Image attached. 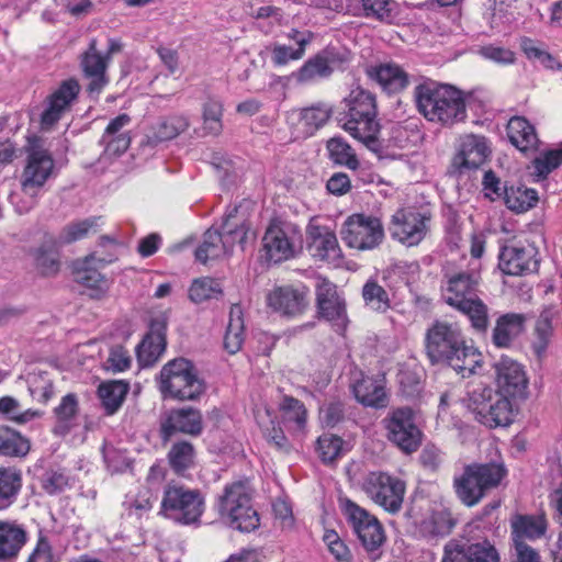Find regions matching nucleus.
<instances>
[{
	"label": "nucleus",
	"mask_w": 562,
	"mask_h": 562,
	"mask_svg": "<svg viewBox=\"0 0 562 562\" xmlns=\"http://www.w3.org/2000/svg\"><path fill=\"white\" fill-rule=\"evenodd\" d=\"M425 349L431 363L447 364L462 378L474 374L483 363L482 353L457 322L435 321L426 331Z\"/></svg>",
	"instance_id": "1"
},
{
	"label": "nucleus",
	"mask_w": 562,
	"mask_h": 562,
	"mask_svg": "<svg viewBox=\"0 0 562 562\" xmlns=\"http://www.w3.org/2000/svg\"><path fill=\"white\" fill-rule=\"evenodd\" d=\"M479 277L469 271L445 273L441 285L445 302L464 314L474 330L486 331L490 317L487 305L479 297Z\"/></svg>",
	"instance_id": "2"
},
{
	"label": "nucleus",
	"mask_w": 562,
	"mask_h": 562,
	"mask_svg": "<svg viewBox=\"0 0 562 562\" xmlns=\"http://www.w3.org/2000/svg\"><path fill=\"white\" fill-rule=\"evenodd\" d=\"M418 112L429 122L453 125L467 117L463 93L450 86L426 81L414 90Z\"/></svg>",
	"instance_id": "3"
},
{
	"label": "nucleus",
	"mask_w": 562,
	"mask_h": 562,
	"mask_svg": "<svg viewBox=\"0 0 562 562\" xmlns=\"http://www.w3.org/2000/svg\"><path fill=\"white\" fill-rule=\"evenodd\" d=\"M220 515L229 525L249 532L259 526V517L251 505V491L247 481H236L227 484L218 498Z\"/></svg>",
	"instance_id": "4"
},
{
	"label": "nucleus",
	"mask_w": 562,
	"mask_h": 562,
	"mask_svg": "<svg viewBox=\"0 0 562 562\" xmlns=\"http://www.w3.org/2000/svg\"><path fill=\"white\" fill-rule=\"evenodd\" d=\"M468 406L475 419L486 427H505L513 423L510 401L490 386L480 385L471 391Z\"/></svg>",
	"instance_id": "5"
},
{
	"label": "nucleus",
	"mask_w": 562,
	"mask_h": 562,
	"mask_svg": "<svg viewBox=\"0 0 562 562\" xmlns=\"http://www.w3.org/2000/svg\"><path fill=\"white\" fill-rule=\"evenodd\" d=\"M160 391L172 398L194 400L204 391L194 366L184 358L173 359L160 371Z\"/></svg>",
	"instance_id": "6"
},
{
	"label": "nucleus",
	"mask_w": 562,
	"mask_h": 562,
	"mask_svg": "<svg viewBox=\"0 0 562 562\" xmlns=\"http://www.w3.org/2000/svg\"><path fill=\"white\" fill-rule=\"evenodd\" d=\"M504 475L505 471L498 464L469 465L463 474L454 480L457 495L464 505L474 506L487 490L499 484Z\"/></svg>",
	"instance_id": "7"
},
{
	"label": "nucleus",
	"mask_w": 562,
	"mask_h": 562,
	"mask_svg": "<svg viewBox=\"0 0 562 562\" xmlns=\"http://www.w3.org/2000/svg\"><path fill=\"white\" fill-rule=\"evenodd\" d=\"M301 237V231L296 224L280 218L271 220L262 237L266 259L279 263L293 258Z\"/></svg>",
	"instance_id": "8"
},
{
	"label": "nucleus",
	"mask_w": 562,
	"mask_h": 562,
	"mask_svg": "<svg viewBox=\"0 0 562 562\" xmlns=\"http://www.w3.org/2000/svg\"><path fill=\"white\" fill-rule=\"evenodd\" d=\"M340 236L347 247L359 250H372L384 239V228L380 218L364 214H352L342 224Z\"/></svg>",
	"instance_id": "9"
},
{
	"label": "nucleus",
	"mask_w": 562,
	"mask_h": 562,
	"mask_svg": "<svg viewBox=\"0 0 562 562\" xmlns=\"http://www.w3.org/2000/svg\"><path fill=\"white\" fill-rule=\"evenodd\" d=\"M204 509L199 491L180 485H168L161 501V513L178 522L189 525L198 521Z\"/></svg>",
	"instance_id": "10"
},
{
	"label": "nucleus",
	"mask_w": 562,
	"mask_h": 562,
	"mask_svg": "<svg viewBox=\"0 0 562 562\" xmlns=\"http://www.w3.org/2000/svg\"><path fill=\"white\" fill-rule=\"evenodd\" d=\"M386 438L405 453L416 451L422 443V431L414 411L408 406L392 408L382 420Z\"/></svg>",
	"instance_id": "11"
},
{
	"label": "nucleus",
	"mask_w": 562,
	"mask_h": 562,
	"mask_svg": "<svg viewBox=\"0 0 562 562\" xmlns=\"http://www.w3.org/2000/svg\"><path fill=\"white\" fill-rule=\"evenodd\" d=\"M362 490L373 503L390 514H396L402 508L406 486L398 477L374 471L364 477Z\"/></svg>",
	"instance_id": "12"
},
{
	"label": "nucleus",
	"mask_w": 562,
	"mask_h": 562,
	"mask_svg": "<svg viewBox=\"0 0 562 562\" xmlns=\"http://www.w3.org/2000/svg\"><path fill=\"white\" fill-rule=\"evenodd\" d=\"M339 506L364 549H379L385 540V535L378 518L349 498H340Z\"/></svg>",
	"instance_id": "13"
},
{
	"label": "nucleus",
	"mask_w": 562,
	"mask_h": 562,
	"mask_svg": "<svg viewBox=\"0 0 562 562\" xmlns=\"http://www.w3.org/2000/svg\"><path fill=\"white\" fill-rule=\"evenodd\" d=\"M430 217L413 207L397 210L391 217L390 234L398 243L417 246L427 235Z\"/></svg>",
	"instance_id": "14"
},
{
	"label": "nucleus",
	"mask_w": 562,
	"mask_h": 562,
	"mask_svg": "<svg viewBox=\"0 0 562 562\" xmlns=\"http://www.w3.org/2000/svg\"><path fill=\"white\" fill-rule=\"evenodd\" d=\"M317 314L329 322L337 331L346 329L348 316L345 299L337 291L336 284L325 278H317L315 286Z\"/></svg>",
	"instance_id": "15"
},
{
	"label": "nucleus",
	"mask_w": 562,
	"mask_h": 562,
	"mask_svg": "<svg viewBox=\"0 0 562 562\" xmlns=\"http://www.w3.org/2000/svg\"><path fill=\"white\" fill-rule=\"evenodd\" d=\"M55 175V161L52 154L43 148L33 147L26 158V165L22 172V191L35 198L46 181Z\"/></svg>",
	"instance_id": "16"
},
{
	"label": "nucleus",
	"mask_w": 562,
	"mask_h": 562,
	"mask_svg": "<svg viewBox=\"0 0 562 562\" xmlns=\"http://www.w3.org/2000/svg\"><path fill=\"white\" fill-rule=\"evenodd\" d=\"M337 121L340 127L350 136L363 143L371 149H378L380 123L378 112H338Z\"/></svg>",
	"instance_id": "17"
},
{
	"label": "nucleus",
	"mask_w": 562,
	"mask_h": 562,
	"mask_svg": "<svg viewBox=\"0 0 562 562\" xmlns=\"http://www.w3.org/2000/svg\"><path fill=\"white\" fill-rule=\"evenodd\" d=\"M80 85L74 78L66 79L46 98V108L41 116L43 128L53 127L77 100Z\"/></svg>",
	"instance_id": "18"
},
{
	"label": "nucleus",
	"mask_w": 562,
	"mask_h": 562,
	"mask_svg": "<svg viewBox=\"0 0 562 562\" xmlns=\"http://www.w3.org/2000/svg\"><path fill=\"white\" fill-rule=\"evenodd\" d=\"M498 393L507 397H525L528 379L524 367L510 359L502 358L495 366Z\"/></svg>",
	"instance_id": "19"
},
{
	"label": "nucleus",
	"mask_w": 562,
	"mask_h": 562,
	"mask_svg": "<svg viewBox=\"0 0 562 562\" xmlns=\"http://www.w3.org/2000/svg\"><path fill=\"white\" fill-rule=\"evenodd\" d=\"M306 234L308 250L313 257L334 265L340 262L342 251L336 234L329 227L311 223Z\"/></svg>",
	"instance_id": "20"
},
{
	"label": "nucleus",
	"mask_w": 562,
	"mask_h": 562,
	"mask_svg": "<svg viewBox=\"0 0 562 562\" xmlns=\"http://www.w3.org/2000/svg\"><path fill=\"white\" fill-rule=\"evenodd\" d=\"M490 155L487 140L482 135L465 134L460 136L458 151L452 165L459 171L463 169H476L485 162Z\"/></svg>",
	"instance_id": "21"
},
{
	"label": "nucleus",
	"mask_w": 562,
	"mask_h": 562,
	"mask_svg": "<svg viewBox=\"0 0 562 562\" xmlns=\"http://www.w3.org/2000/svg\"><path fill=\"white\" fill-rule=\"evenodd\" d=\"M308 290L292 285L273 289L267 297L268 305L285 316L301 315L308 306Z\"/></svg>",
	"instance_id": "22"
},
{
	"label": "nucleus",
	"mask_w": 562,
	"mask_h": 562,
	"mask_svg": "<svg viewBox=\"0 0 562 562\" xmlns=\"http://www.w3.org/2000/svg\"><path fill=\"white\" fill-rule=\"evenodd\" d=\"M108 61L109 59L105 56H102L98 53L97 40L92 38L81 59L83 74L90 80L87 88L89 93L99 94L101 90L108 85Z\"/></svg>",
	"instance_id": "23"
},
{
	"label": "nucleus",
	"mask_w": 562,
	"mask_h": 562,
	"mask_svg": "<svg viewBox=\"0 0 562 562\" xmlns=\"http://www.w3.org/2000/svg\"><path fill=\"white\" fill-rule=\"evenodd\" d=\"M499 269L508 276H522L537 268L535 250L522 246H504L498 256Z\"/></svg>",
	"instance_id": "24"
},
{
	"label": "nucleus",
	"mask_w": 562,
	"mask_h": 562,
	"mask_svg": "<svg viewBox=\"0 0 562 562\" xmlns=\"http://www.w3.org/2000/svg\"><path fill=\"white\" fill-rule=\"evenodd\" d=\"M160 430L165 440L169 439L175 432L200 435L202 431L201 413L193 408L173 409L161 423Z\"/></svg>",
	"instance_id": "25"
},
{
	"label": "nucleus",
	"mask_w": 562,
	"mask_h": 562,
	"mask_svg": "<svg viewBox=\"0 0 562 562\" xmlns=\"http://www.w3.org/2000/svg\"><path fill=\"white\" fill-rule=\"evenodd\" d=\"M166 345V324L165 322L154 321L149 333L136 349L139 364L142 367L153 366L164 353Z\"/></svg>",
	"instance_id": "26"
},
{
	"label": "nucleus",
	"mask_w": 562,
	"mask_h": 562,
	"mask_svg": "<svg viewBox=\"0 0 562 562\" xmlns=\"http://www.w3.org/2000/svg\"><path fill=\"white\" fill-rule=\"evenodd\" d=\"M27 542V531L15 520L0 519V562L15 559Z\"/></svg>",
	"instance_id": "27"
},
{
	"label": "nucleus",
	"mask_w": 562,
	"mask_h": 562,
	"mask_svg": "<svg viewBox=\"0 0 562 562\" xmlns=\"http://www.w3.org/2000/svg\"><path fill=\"white\" fill-rule=\"evenodd\" d=\"M356 400L364 406L383 408L387 406L389 398L385 383L381 378L362 376L352 384Z\"/></svg>",
	"instance_id": "28"
},
{
	"label": "nucleus",
	"mask_w": 562,
	"mask_h": 562,
	"mask_svg": "<svg viewBox=\"0 0 562 562\" xmlns=\"http://www.w3.org/2000/svg\"><path fill=\"white\" fill-rule=\"evenodd\" d=\"M190 126L189 119L183 114H172L158 121L146 135L144 144L155 147L158 144L171 140L186 132Z\"/></svg>",
	"instance_id": "29"
},
{
	"label": "nucleus",
	"mask_w": 562,
	"mask_h": 562,
	"mask_svg": "<svg viewBox=\"0 0 562 562\" xmlns=\"http://www.w3.org/2000/svg\"><path fill=\"white\" fill-rule=\"evenodd\" d=\"M555 313L547 308L541 312L535 323L531 337V350L537 360L542 361L548 353L549 346L552 342L554 335L553 321Z\"/></svg>",
	"instance_id": "30"
},
{
	"label": "nucleus",
	"mask_w": 562,
	"mask_h": 562,
	"mask_svg": "<svg viewBox=\"0 0 562 562\" xmlns=\"http://www.w3.org/2000/svg\"><path fill=\"white\" fill-rule=\"evenodd\" d=\"M526 317L522 314L507 313L497 318L492 340L498 348H509L524 331Z\"/></svg>",
	"instance_id": "31"
},
{
	"label": "nucleus",
	"mask_w": 562,
	"mask_h": 562,
	"mask_svg": "<svg viewBox=\"0 0 562 562\" xmlns=\"http://www.w3.org/2000/svg\"><path fill=\"white\" fill-rule=\"evenodd\" d=\"M331 114L333 108L326 102H317L292 113V115L296 116L297 127L306 136L313 135L323 127Z\"/></svg>",
	"instance_id": "32"
},
{
	"label": "nucleus",
	"mask_w": 562,
	"mask_h": 562,
	"mask_svg": "<svg viewBox=\"0 0 562 562\" xmlns=\"http://www.w3.org/2000/svg\"><path fill=\"white\" fill-rule=\"evenodd\" d=\"M454 526L456 520L451 513L441 505L430 507L427 515L419 522L420 531L428 538L446 537Z\"/></svg>",
	"instance_id": "33"
},
{
	"label": "nucleus",
	"mask_w": 562,
	"mask_h": 562,
	"mask_svg": "<svg viewBox=\"0 0 562 562\" xmlns=\"http://www.w3.org/2000/svg\"><path fill=\"white\" fill-rule=\"evenodd\" d=\"M23 486L22 470L13 465H0V510L13 505Z\"/></svg>",
	"instance_id": "34"
},
{
	"label": "nucleus",
	"mask_w": 562,
	"mask_h": 562,
	"mask_svg": "<svg viewBox=\"0 0 562 562\" xmlns=\"http://www.w3.org/2000/svg\"><path fill=\"white\" fill-rule=\"evenodd\" d=\"M513 542H526L541 538L547 530V521L542 516L518 515L512 519Z\"/></svg>",
	"instance_id": "35"
},
{
	"label": "nucleus",
	"mask_w": 562,
	"mask_h": 562,
	"mask_svg": "<svg viewBox=\"0 0 562 562\" xmlns=\"http://www.w3.org/2000/svg\"><path fill=\"white\" fill-rule=\"evenodd\" d=\"M507 135L510 143L521 151L537 147L538 137L535 127L525 117H512L507 124Z\"/></svg>",
	"instance_id": "36"
},
{
	"label": "nucleus",
	"mask_w": 562,
	"mask_h": 562,
	"mask_svg": "<svg viewBox=\"0 0 562 562\" xmlns=\"http://www.w3.org/2000/svg\"><path fill=\"white\" fill-rule=\"evenodd\" d=\"M370 75L389 92H398L408 85L407 74L396 64H382L375 67Z\"/></svg>",
	"instance_id": "37"
},
{
	"label": "nucleus",
	"mask_w": 562,
	"mask_h": 562,
	"mask_svg": "<svg viewBox=\"0 0 562 562\" xmlns=\"http://www.w3.org/2000/svg\"><path fill=\"white\" fill-rule=\"evenodd\" d=\"M228 244L224 243L222 232L210 228L204 233L203 241L195 250V258L202 263L226 256Z\"/></svg>",
	"instance_id": "38"
},
{
	"label": "nucleus",
	"mask_w": 562,
	"mask_h": 562,
	"mask_svg": "<svg viewBox=\"0 0 562 562\" xmlns=\"http://www.w3.org/2000/svg\"><path fill=\"white\" fill-rule=\"evenodd\" d=\"M244 328L241 306L234 304L229 311L228 324L224 336V348L231 355L240 350L244 342Z\"/></svg>",
	"instance_id": "39"
},
{
	"label": "nucleus",
	"mask_w": 562,
	"mask_h": 562,
	"mask_svg": "<svg viewBox=\"0 0 562 562\" xmlns=\"http://www.w3.org/2000/svg\"><path fill=\"white\" fill-rule=\"evenodd\" d=\"M130 390L124 381H108L100 384L98 395L108 415H113L122 406Z\"/></svg>",
	"instance_id": "40"
},
{
	"label": "nucleus",
	"mask_w": 562,
	"mask_h": 562,
	"mask_svg": "<svg viewBox=\"0 0 562 562\" xmlns=\"http://www.w3.org/2000/svg\"><path fill=\"white\" fill-rule=\"evenodd\" d=\"M30 449L29 439L9 427L0 426V456L24 458Z\"/></svg>",
	"instance_id": "41"
},
{
	"label": "nucleus",
	"mask_w": 562,
	"mask_h": 562,
	"mask_svg": "<svg viewBox=\"0 0 562 562\" xmlns=\"http://www.w3.org/2000/svg\"><path fill=\"white\" fill-rule=\"evenodd\" d=\"M79 412V401L75 393H68L61 397L59 404L54 408V416L57 424L54 432L66 435L70 430V423L76 418Z\"/></svg>",
	"instance_id": "42"
},
{
	"label": "nucleus",
	"mask_w": 562,
	"mask_h": 562,
	"mask_svg": "<svg viewBox=\"0 0 562 562\" xmlns=\"http://www.w3.org/2000/svg\"><path fill=\"white\" fill-rule=\"evenodd\" d=\"M338 112H378L375 95L357 87L342 99Z\"/></svg>",
	"instance_id": "43"
},
{
	"label": "nucleus",
	"mask_w": 562,
	"mask_h": 562,
	"mask_svg": "<svg viewBox=\"0 0 562 562\" xmlns=\"http://www.w3.org/2000/svg\"><path fill=\"white\" fill-rule=\"evenodd\" d=\"M282 420L289 428L301 431L306 425V408L304 404L292 396H284L280 403Z\"/></svg>",
	"instance_id": "44"
},
{
	"label": "nucleus",
	"mask_w": 562,
	"mask_h": 562,
	"mask_svg": "<svg viewBox=\"0 0 562 562\" xmlns=\"http://www.w3.org/2000/svg\"><path fill=\"white\" fill-rule=\"evenodd\" d=\"M236 213L237 209L234 207L233 211L227 214L222 224V235L224 237V243L228 244L229 251L236 244L243 245L250 231L249 225L245 221H239Z\"/></svg>",
	"instance_id": "45"
},
{
	"label": "nucleus",
	"mask_w": 562,
	"mask_h": 562,
	"mask_svg": "<svg viewBox=\"0 0 562 562\" xmlns=\"http://www.w3.org/2000/svg\"><path fill=\"white\" fill-rule=\"evenodd\" d=\"M236 213L237 209L234 207L233 211L227 214L222 224V235L224 237V243L228 244L229 251L236 244L243 245L250 231L249 225L245 221H239Z\"/></svg>",
	"instance_id": "46"
},
{
	"label": "nucleus",
	"mask_w": 562,
	"mask_h": 562,
	"mask_svg": "<svg viewBox=\"0 0 562 562\" xmlns=\"http://www.w3.org/2000/svg\"><path fill=\"white\" fill-rule=\"evenodd\" d=\"M504 200L508 209L521 213L536 205L538 194L533 189L512 186L505 188Z\"/></svg>",
	"instance_id": "47"
},
{
	"label": "nucleus",
	"mask_w": 562,
	"mask_h": 562,
	"mask_svg": "<svg viewBox=\"0 0 562 562\" xmlns=\"http://www.w3.org/2000/svg\"><path fill=\"white\" fill-rule=\"evenodd\" d=\"M329 158L336 165L346 166L351 170L359 168V160L352 147L341 137H333L327 142Z\"/></svg>",
	"instance_id": "48"
},
{
	"label": "nucleus",
	"mask_w": 562,
	"mask_h": 562,
	"mask_svg": "<svg viewBox=\"0 0 562 562\" xmlns=\"http://www.w3.org/2000/svg\"><path fill=\"white\" fill-rule=\"evenodd\" d=\"M330 75L329 67L317 53L315 56L308 58L302 67L293 74V77L297 83L306 85L315 82L318 79L327 78Z\"/></svg>",
	"instance_id": "49"
},
{
	"label": "nucleus",
	"mask_w": 562,
	"mask_h": 562,
	"mask_svg": "<svg viewBox=\"0 0 562 562\" xmlns=\"http://www.w3.org/2000/svg\"><path fill=\"white\" fill-rule=\"evenodd\" d=\"M362 297L367 307L384 313L391 307V300L385 289L375 280H368L362 288Z\"/></svg>",
	"instance_id": "50"
},
{
	"label": "nucleus",
	"mask_w": 562,
	"mask_h": 562,
	"mask_svg": "<svg viewBox=\"0 0 562 562\" xmlns=\"http://www.w3.org/2000/svg\"><path fill=\"white\" fill-rule=\"evenodd\" d=\"M194 457V448L188 441L175 443L168 452L169 464L178 474L183 473L193 465Z\"/></svg>",
	"instance_id": "51"
},
{
	"label": "nucleus",
	"mask_w": 562,
	"mask_h": 562,
	"mask_svg": "<svg viewBox=\"0 0 562 562\" xmlns=\"http://www.w3.org/2000/svg\"><path fill=\"white\" fill-rule=\"evenodd\" d=\"M257 418L262 435L269 445L283 452L290 451L289 440L286 439L283 430L276 425L273 419L270 418L268 411L265 412V416L259 414Z\"/></svg>",
	"instance_id": "52"
},
{
	"label": "nucleus",
	"mask_w": 562,
	"mask_h": 562,
	"mask_svg": "<svg viewBox=\"0 0 562 562\" xmlns=\"http://www.w3.org/2000/svg\"><path fill=\"white\" fill-rule=\"evenodd\" d=\"M520 48L530 60H537L548 69L560 68V63L541 44L529 37L520 40Z\"/></svg>",
	"instance_id": "53"
},
{
	"label": "nucleus",
	"mask_w": 562,
	"mask_h": 562,
	"mask_svg": "<svg viewBox=\"0 0 562 562\" xmlns=\"http://www.w3.org/2000/svg\"><path fill=\"white\" fill-rule=\"evenodd\" d=\"M222 286L218 281L212 278H201L194 280L189 290L191 301L202 303L211 299H217L222 295Z\"/></svg>",
	"instance_id": "54"
},
{
	"label": "nucleus",
	"mask_w": 562,
	"mask_h": 562,
	"mask_svg": "<svg viewBox=\"0 0 562 562\" xmlns=\"http://www.w3.org/2000/svg\"><path fill=\"white\" fill-rule=\"evenodd\" d=\"M0 413L5 415L10 420L20 425L26 424L42 415L38 411H21L20 403L11 396H3L0 398Z\"/></svg>",
	"instance_id": "55"
},
{
	"label": "nucleus",
	"mask_w": 562,
	"mask_h": 562,
	"mask_svg": "<svg viewBox=\"0 0 562 562\" xmlns=\"http://www.w3.org/2000/svg\"><path fill=\"white\" fill-rule=\"evenodd\" d=\"M361 5L366 18L386 23L394 18L393 0H361Z\"/></svg>",
	"instance_id": "56"
},
{
	"label": "nucleus",
	"mask_w": 562,
	"mask_h": 562,
	"mask_svg": "<svg viewBox=\"0 0 562 562\" xmlns=\"http://www.w3.org/2000/svg\"><path fill=\"white\" fill-rule=\"evenodd\" d=\"M222 103L215 99H207L203 104L204 130L212 135H218L222 131Z\"/></svg>",
	"instance_id": "57"
},
{
	"label": "nucleus",
	"mask_w": 562,
	"mask_h": 562,
	"mask_svg": "<svg viewBox=\"0 0 562 562\" xmlns=\"http://www.w3.org/2000/svg\"><path fill=\"white\" fill-rule=\"evenodd\" d=\"M342 439L331 434H324L317 439V451L324 463H331L341 456Z\"/></svg>",
	"instance_id": "58"
},
{
	"label": "nucleus",
	"mask_w": 562,
	"mask_h": 562,
	"mask_svg": "<svg viewBox=\"0 0 562 562\" xmlns=\"http://www.w3.org/2000/svg\"><path fill=\"white\" fill-rule=\"evenodd\" d=\"M560 165H562V149L549 150L533 160L535 172L540 178H546Z\"/></svg>",
	"instance_id": "59"
},
{
	"label": "nucleus",
	"mask_w": 562,
	"mask_h": 562,
	"mask_svg": "<svg viewBox=\"0 0 562 562\" xmlns=\"http://www.w3.org/2000/svg\"><path fill=\"white\" fill-rule=\"evenodd\" d=\"M97 225V218H87L79 222H74L65 226L61 232L60 239L64 243H74L88 235L91 228Z\"/></svg>",
	"instance_id": "60"
},
{
	"label": "nucleus",
	"mask_w": 562,
	"mask_h": 562,
	"mask_svg": "<svg viewBox=\"0 0 562 562\" xmlns=\"http://www.w3.org/2000/svg\"><path fill=\"white\" fill-rule=\"evenodd\" d=\"M131 362L128 351L122 346H114L110 349L104 369L113 373L123 372L131 367Z\"/></svg>",
	"instance_id": "61"
},
{
	"label": "nucleus",
	"mask_w": 562,
	"mask_h": 562,
	"mask_svg": "<svg viewBox=\"0 0 562 562\" xmlns=\"http://www.w3.org/2000/svg\"><path fill=\"white\" fill-rule=\"evenodd\" d=\"M151 495L148 490H142L136 496L131 497L124 502L125 509L128 515L142 517L145 513L149 512L153 507Z\"/></svg>",
	"instance_id": "62"
},
{
	"label": "nucleus",
	"mask_w": 562,
	"mask_h": 562,
	"mask_svg": "<svg viewBox=\"0 0 562 562\" xmlns=\"http://www.w3.org/2000/svg\"><path fill=\"white\" fill-rule=\"evenodd\" d=\"M471 562H499V555L494 546L484 540L482 542L470 543Z\"/></svg>",
	"instance_id": "63"
},
{
	"label": "nucleus",
	"mask_w": 562,
	"mask_h": 562,
	"mask_svg": "<svg viewBox=\"0 0 562 562\" xmlns=\"http://www.w3.org/2000/svg\"><path fill=\"white\" fill-rule=\"evenodd\" d=\"M470 544H461L458 541H449L445 546L441 562H471Z\"/></svg>",
	"instance_id": "64"
}]
</instances>
